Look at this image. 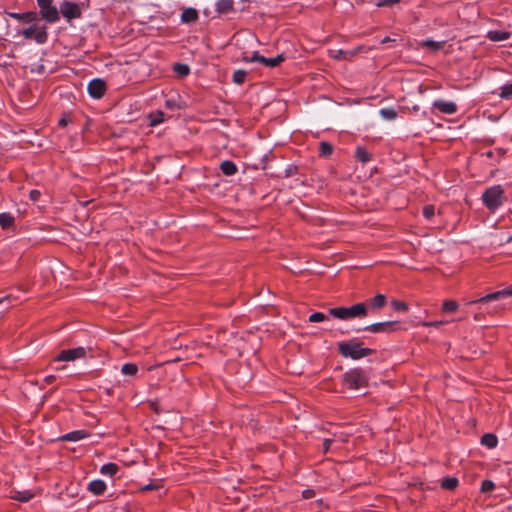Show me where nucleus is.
Returning a JSON list of instances; mask_svg holds the SVG:
<instances>
[{
  "instance_id": "obj_1",
  "label": "nucleus",
  "mask_w": 512,
  "mask_h": 512,
  "mask_svg": "<svg viewBox=\"0 0 512 512\" xmlns=\"http://www.w3.org/2000/svg\"><path fill=\"white\" fill-rule=\"evenodd\" d=\"M338 352L345 358L358 360L374 353L373 349L363 347L356 339L338 343Z\"/></svg>"
},
{
  "instance_id": "obj_2",
  "label": "nucleus",
  "mask_w": 512,
  "mask_h": 512,
  "mask_svg": "<svg viewBox=\"0 0 512 512\" xmlns=\"http://www.w3.org/2000/svg\"><path fill=\"white\" fill-rule=\"evenodd\" d=\"M504 189L501 185L487 188L482 194V201L486 208L492 212L498 209L506 200Z\"/></svg>"
},
{
  "instance_id": "obj_3",
  "label": "nucleus",
  "mask_w": 512,
  "mask_h": 512,
  "mask_svg": "<svg viewBox=\"0 0 512 512\" xmlns=\"http://www.w3.org/2000/svg\"><path fill=\"white\" fill-rule=\"evenodd\" d=\"M330 315L340 320L365 317L368 309L364 303H357L351 307H335L329 310Z\"/></svg>"
},
{
  "instance_id": "obj_4",
  "label": "nucleus",
  "mask_w": 512,
  "mask_h": 512,
  "mask_svg": "<svg viewBox=\"0 0 512 512\" xmlns=\"http://www.w3.org/2000/svg\"><path fill=\"white\" fill-rule=\"evenodd\" d=\"M369 377L365 370L354 368L343 375V383L349 389H361L368 386Z\"/></svg>"
},
{
  "instance_id": "obj_5",
  "label": "nucleus",
  "mask_w": 512,
  "mask_h": 512,
  "mask_svg": "<svg viewBox=\"0 0 512 512\" xmlns=\"http://www.w3.org/2000/svg\"><path fill=\"white\" fill-rule=\"evenodd\" d=\"M87 354V350L84 347H76L73 349H66L62 350L57 357L55 358V361H75L77 359L84 358Z\"/></svg>"
},
{
  "instance_id": "obj_6",
  "label": "nucleus",
  "mask_w": 512,
  "mask_h": 512,
  "mask_svg": "<svg viewBox=\"0 0 512 512\" xmlns=\"http://www.w3.org/2000/svg\"><path fill=\"white\" fill-rule=\"evenodd\" d=\"M399 328V323L396 321H385V322H378L371 324L369 326H366L363 328V330L372 332V333H386L390 334L394 331H396Z\"/></svg>"
},
{
  "instance_id": "obj_7",
  "label": "nucleus",
  "mask_w": 512,
  "mask_h": 512,
  "mask_svg": "<svg viewBox=\"0 0 512 512\" xmlns=\"http://www.w3.org/2000/svg\"><path fill=\"white\" fill-rule=\"evenodd\" d=\"M512 296V287L499 290L490 294H487L479 299L469 301L467 304H477V303H488L490 301H497L506 297Z\"/></svg>"
},
{
  "instance_id": "obj_8",
  "label": "nucleus",
  "mask_w": 512,
  "mask_h": 512,
  "mask_svg": "<svg viewBox=\"0 0 512 512\" xmlns=\"http://www.w3.org/2000/svg\"><path fill=\"white\" fill-rule=\"evenodd\" d=\"M60 12L67 20L81 17V9L79 5L67 0L61 3Z\"/></svg>"
},
{
  "instance_id": "obj_9",
  "label": "nucleus",
  "mask_w": 512,
  "mask_h": 512,
  "mask_svg": "<svg viewBox=\"0 0 512 512\" xmlns=\"http://www.w3.org/2000/svg\"><path fill=\"white\" fill-rule=\"evenodd\" d=\"M89 95L95 99H100L106 92V83L102 79H93L88 84Z\"/></svg>"
},
{
  "instance_id": "obj_10",
  "label": "nucleus",
  "mask_w": 512,
  "mask_h": 512,
  "mask_svg": "<svg viewBox=\"0 0 512 512\" xmlns=\"http://www.w3.org/2000/svg\"><path fill=\"white\" fill-rule=\"evenodd\" d=\"M433 107L447 115H452L457 112V105L452 101L436 100L433 103Z\"/></svg>"
},
{
  "instance_id": "obj_11",
  "label": "nucleus",
  "mask_w": 512,
  "mask_h": 512,
  "mask_svg": "<svg viewBox=\"0 0 512 512\" xmlns=\"http://www.w3.org/2000/svg\"><path fill=\"white\" fill-rule=\"evenodd\" d=\"M199 18L198 11L195 8H184L181 13V22L190 24L195 23Z\"/></svg>"
},
{
  "instance_id": "obj_12",
  "label": "nucleus",
  "mask_w": 512,
  "mask_h": 512,
  "mask_svg": "<svg viewBox=\"0 0 512 512\" xmlns=\"http://www.w3.org/2000/svg\"><path fill=\"white\" fill-rule=\"evenodd\" d=\"M106 488V483L103 480L99 479L91 481L87 487L88 491L96 496L104 494Z\"/></svg>"
},
{
  "instance_id": "obj_13",
  "label": "nucleus",
  "mask_w": 512,
  "mask_h": 512,
  "mask_svg": "<svg viewBox=\"0 0 512 512\" xmlns=\"http://www.w3.org/2000/svg\"><path fill=\"white\" fill-rule=\"evenodd\" d=\"M42 17L50 22L55 23L59 20V13L56 7L50 5L47 8L42 9L41 11Z\"/></svg>"
},
{
  "instance_id": "obj_14",
  "label": "nucleus",
  "mask_w": 512,
  "mask_h": 512,
  "mask_svg": "<svg viewBox=\"0 0 512 512\" xmlns=\"http://www.w3.org/2000/svg\"><path fill=\"white\" fill-rule=\"evenodd\" d=\"M510 35V32L507 31L491 30L488 31L486 37L492 42H500L509 39Z\"/></svg>"
},
{
  "instance_id": "obj_15",
  "label": "nucleus",
  "mask_w": 512,
  "mask_h": 512,
  "mask_svg": "<svg viewBox=\"0 0 512 512\" xmlns=\"http://www.w3.org/2000/svg\"><path fill=\"white\" fill-rule=\"evenodd\" d=\"M358 50L344 51V50H330L329 54L332 58L337 60H346L357 54Z\"/></svg>"
},
{
  "instance_id": "obj_16",
  "label": "nucleus",
  "mask_w": 512,
  "mask_h": 512,
  "mask_svg": "<svg viewBox=\"0 0 512 512\" xmlns=\"http://www.w3.org/2000/svg\"><path fill=\"white\" fill-rule=\"evenodd\" d=\"M216 11L218 13H228L231 12L234 8L233 0H218L215 4Z\"/></svg>"
},
{
  "instance_id": "obj_17",
  "label": "nucleus",
  "mask_w": 512,
  "mask_h": 512,
  "mask_svg": "<svg viewBox=\"0 0 512 512\" xmlns=\"http://www.w3.org/2000/svg\"><path fill=\"white\" fill-rule=\"evenodd\" d=\"M88 436V433L84 430H76L70 433H67L61 437L62 441H79Z\"/></svg>"
},
{
  "instance_id": "obj_18",
  "label": "nucleus",
  "mask_w": 512,
  "mask_h": 512,
  "mask_svg": "<svg viewBox=\"0 0 512 512\" xmlns=\"http://www.w3.org/2000/svg\"><path fill=\"white\" fill-rule=\"evenodd\" d=\"M220 169L226 176H233L238 171L236 164L230 160L223 161L220 164Z\"/></svg>"
},
{
  "instance_id": "obj_19",
  "label": "nucleus",
  "mask_w": 512,
  "mask_h": 512,
  "mask_svg": "<svg viewBox=\"0 0 512 512\" xmlns=\"http://www.w3.org/2000/svg\"><path fill=\"white\" fill-rule=\"evenodd\" d=\"M11 493H12L10 496L11 499H14V500H17L20 502H24V503L30 501L34 496V494L32 492H30L29 490L12 491Z\"/></svg>"
},
{
  "instance_id": "obj_20",
  "label": "nucleus",
  "mask_w": 512,
  "mask_h": 512,
  "mask_svg": "<svg viewBox=\"0 0 512 512\" xmlns=\"http://www.w3.org/2000/svg\"><path fill=\"white\" fill-rule=\"evenodd\" d=\"M445 42L444 41H433V40H425L422 41L419 45L422 48L429 49L433 52L439 51L444 47Z\"/></svg>"
},
{
  "instance_id": "obj_21",
  "label": "nucleus",
  "mask_w": 512,
  "mask_h": 512,
  "mask_svg": "<svg viewBox=\"0 0 512 512\" xmlns=\"http://www.w3.org/2000/svg\"><path fill=\"white\" fill-rule=\"evenodd\" d=\"M15 218L10 213H0V226L2 229H9L14 226Z\"/></svg>"
},
{
  "instance_id": "obj_22",
  "label": "nucleus",
  "mask_w": 512,
  "mask_h": 512,
  "mask_svg": "<svg viewBox=\"0 0 512 512\" xmlns=\"http://www.w3.org/2000/svg\"><path fill=\"white\" fill-rule=\"evenodd\" d=\"M119 471V466L115 463H107L101 466L100 473L105 476H114Z\"/></svg>"
},
{
  "instance_id": "obj_23",
  "label": "nucleus",
  "mask_w": 512,
  "mask_h": 512,
  "mask_svg": "<svg viewBox=\"0 0 512 512\" xmlns=\"http://www.w3.org/2000/svg\"><path fill=\"white\" fill-rule=\"evenodd\" d=\"M284 59L285 58H284L283 54H279V55H277L276 57H273V58H266V57L263 56V59H261V63L264 64L267 67H276L280 63H282L284 61Z\"/></svg>"
},
{
  "instance_id": "obj_24",
  "label": "nucleus",
  "mask_w": 512,
  "mask_h": 512,
  "mask_svg": "<svg viewBox=\"0 0 512 512\" xmlns=\"http://www.w3.org/2000/svg\"><path fill=\"white\" fill-rule=\"evenodd\" d=\"M380 116L387 121H393L397 118L398 113L396 109L390 107V108H382L379 110Z\"/></svg>"
},
{
  "instance_id": "obj_25",
  "label": "nucleus",
  "mask_w": 512,
  "mask_h": 512,
  "mask_svg": "<svg viewBox=\"0 0 512 512\" xmlns=\"http://www.w3.org/2000/svg\"><path fill=\"white\" fill-rule=\"evenodd\" d=\"M481 443L489 449L495 448L498 443V439L494 434H485L481 438Z\"/></svg>"
},
{
  "instance_id": "obj_26",
  "label": "nucleus",
  "mask_w": 512,
  "mask_h": 512,
  "mask_svg": "<svg viewBox=\"0 0 512 512\" xmlns=\"http://www.w3.org/2000/svg\"><path fill=\"white\" fill-rule=\"evenodd\" d=\"M458 479L455 477H447L441 481V487L445 490H454L458 486Z\"/></svg>"
},
{
  "instance_id": "obj_27",
  "label": "nucleus",
  "mask_w": 512,
  "mask_h": 512,
  "mask_svg": "<svg viewBox=\"0 0 512 512\" xmlns=\"http://www.w3.org/2000/svg\"><path fill=\"white\" fill-rule=\"evenodd\" d=\"M10 16L14 19L21 20V21H27L31 22L35 20L36 16L33 12H27V13H11Z\"/></svg>"
},
{
  "instance_id": "obj_28",
  "label": "nucleus",
  "mask_w": 512,
  "mask_h": 512,
  "mask_svg": "<svg viewBox=\"0 0 512 512\" xmlns=\"http://www.w3.org/2000/svg\"><path fill=\"white\" fill-rule=\"evenodd\" d=\"M355 156L362 163H367L371 158L370 153L363 147H358L356 149Z\"/></svg>"
},
{
  "instance_id": "obj_29",
  "label": "nucleus",
  "mask_w": 512,
  "mask_h": 512,
  "mask_svg": "<svg viewBox=\"0 0 512 512\" xmlns=\"http://www.w3.org/2000/svg\"><path fill=\"white\" fill-rule=\"evenodd\" d=\"M121 372L124 375L135 376L138 372V367L134 363H126L122 366Z\"/></svg>"
},
{
  "instance_id": "obj_30",
  "label": "nucleus",
  "mask_w": 512,
  "mask_h": 512,
  "mask_svg": "<svg viewBox=\"0 0 512 512\" xmlns=\"http://www.w3.org/2000/svg\"><path fill=\"white\" fill-rule=\"evenodd\" d=\"M386 303V297L382 294H377L371 299V306L375 309L382 308Z\"/></svg>"
},
{
  "instance_id": "obj_31",
  "label": "nucleus",
  "mask_w": 512,
  "mask_h": 512,
  "mask_svg": "<svg viewBox=\"0 0 512 512\" xmlns=\"http://www.w3.org/2000/svg\"><path fill=\"white\" fill-rule=\"evenodd\" d=\"M246 77H247V72L245 70L239 69L233 73L232 79H233L234 83L240 85L245 82Z\"/></svg>"
},
{
  "instance_id": "obj_32",
  "label": "nucleus",
  "mask_w": 512,
  "mask_h": 512,
  "mask_svg": "<svg viewBox=\"0 0 512 512\" xmlns=\"http://www.w3.org/2000/svg\"><path fill=\"white\" fill-rule=\"evenodd\" d=\"M319 152L321 156L328 157L333 152V146L328 142H321L319 145Z\"/></svg>"
},
{
  "instance_id": "obj_33",
  "label": "nucleus",
  "mask_w": 512,
  "mask_h": 512,
  "mask_svg": "<svg viewBox=\"0 0 512 512\" xmlns=\"http://www.w3.org/2000/svg\"><path fill=\"white\" fill-rule=\"evenodd\" d=\"M499 96L503 99H510L512 97V82L500 87Z\"/></svg>"
},
{
  "instance_id": "obj_34",
  "label": "nucleus",
  "mask_w": 512,
  "mask_h": 512,
  "mask_svg": "<svg viewBox=\"0 0 512 512\" xmlns=\"http://www.w3.org/2000/svg\"><path fill=\"white\" fill-rule=\"evenodd\" d=\"M458 303L453 300H446L442 305L444 312H455L458 309Z\"/></svg>"
},
{
  "instance_id": "obj_35",
  "label": "nucleus",
  "mask_w": 512,
  "mask_h": 512,
  "mask_svg": "<svg viewBox=\"0 0 512 512\" xmlns=\"http://www.w3.org/2000/svg\"><path fill=\"white\" fill-rule=\"evenodd\" d=\"M391 305L394 308V310L399 311V312H406L408 310L407 303H405L403 301L393 300L391 302Z\"/></svg>"
},
{
  "instance_id": "obj_36",
  "label": "nucleus",
  "mask_w": 512,
  "mask_h": 512,
  "mask_svg": "<svg viewBox=\"0 0 512 512\" xmlns=\"http://www.w3.org/2000/svg\"><path fill=\"white\" fill-rule=\"evenodd\" d=\"M495 489V484L491 480H484L481 484V491L483 493L492 492Z\"/></svg>"
},
{
  "instance_id": "obj_37",
  "label": "nucleus",
  "mask_w": 512,
  "mask_h": 512,
  "mask_svg": "<svg viewBox=\"0 0 512 512\" xmlns=\"http://www.w3.org/2000/svg\"><path fill=\"white\" fill-rule=\"evenodd\" d=\"M174 70L180 76H187L190 72L189 67L185 64H176Z\"/></svg>"
},
{
  "instance_id": "obj_38",
  "label": "nucleus",
  "mask_w": 512,
  "mask_h": 512,
  "mask_svg": "<svg viewBox=\"0 0 512 512\" xmlns=\"http://www.w3.org/2000/svg\"><path fill=\"white\" fill-rule=\"evenodd\" d=\"M34 38L38 43H44L47 39V33L45 29L35 30Z\"/></svg>"
},
{
  "instance_id": "obj_39",
  "label": "nucleus",
  "mask_w": 512,
  "mask_h": 512,
  "mask_svg": "<svg viewBox=\"0 0 512 512\" xmlns=\"http://www.w3.org/2000/svg\"><path fill=\"white\" fill-rule=\"evenodd\" d=\"M327 319V316L321 312H315L309 316V321L313 323L322 322Z\"/></svg>"
},
{
  "instance_id": "obj_40",
  "label": "nucleus",
  "mask_w": 512,
  "mask_h": 512,
  "mask_svg": "<svg viewBox=\"0 0 512 512\" xmlns=\"http://www.w3.org/2000/svg\"><path fill=\"white\" fill-rule=\"evenodd\" d=\"M435 214V209L432 205H426L423 208V215L426 219H431Z\"/></svg>"
},
{
  "instance_id": "obj_41",
  "label": "nucleus",
  "mask_w": 512,
  "mask_h": 512,
  "mask_svg": "<svg viewBox=\"0 0 512 512\" xmlns=\"http://www.w3.org/2000/svg\"><path fill=\"white\" fill-rule=\"evenodd\" d=\"M261 59H263V56H261L258 52H254L250 58H248V57L243 58V60L248 63H250V62H260L261 63Z\"/></svg>"
},
{
  "instance_id": "obj_42",
  "label": "nucleus",
  "mask_w": 512,
  "mask_h": 512,
  "mask_svg": "<svg viewBox=\"0 0 512 512\" xmlns=\"http://www.w3.org/2000/svg\"><path fill=\"white\" fill-rule=\"evenodd\" d=\"M35 28L34 27H29V28H26L22 31V35L26 38V39H32L34 38V34H35Z\"/></svg>"
},
{
  "instance_id": "obj_43",
  "label": "nucleus",
  "mask_w": 512,
  "mask_h": 512,
  "mask_svg": "<svg viewBox=\"0 0 512 512\" xmlns=\"http://www.w3.org/2000/svg\"><path fill=\"white\" fill-rule=\"evenodd\" d=\"M400 0H379L377 2L378 7H384V6H392L396 3H398Z\"/></svg>"
},
{
  "instance_id": "obj_44",
  "label": "nucleus",
  "mask_w": 512,
  "mask_h": 512,
  "mask_svg": "<svg viewBox=\"0 0 512 512\" xmlns=\"http://www.w3.org/2000/svg\"><path fill=\"white\" fill-rule=\"evenodd\" d=\"M41 196V193L39 190H31L30 193H29V198L33 201V202H36Z\"/></svg>"
},
{
  "instance_id": "obj_45",
  "label": "nucleus",
  "mask_w": 512,
  "mask_h": 512,
  "mask_svg": "<svg viewBox=\"0 0 512 512\" xmlns=\"http://www.w3.org/2000/svg\"><path fill=\"white\" fill-rule=\"evenodd\" d=\"M40 11L48 6L52 5V0H37Z\"/></svg>"
},
{
  "instance_id": "obj_46",
  "label": "nucleus",
  "mask_w": 512,
  "mask_h": 512,
  "mask_svg": "<svg viewBox=\"0 0 512 512\" xmlns=\"http://www.w3.org/2000/svg\"><path fill=\"white\" fill-rule=\"evenodd\" d=\"M314 495H315V492L312 489H306L302 492V496L305 499H310V498L314 497Z\"/></svg>"
},
{
  "instance_id": "obj_47",
  "label": "nucleus",
  "mask_w": 512,
  "mask_h": 512,
  "mask_svg": "<svg viewBox=\"0 0 512 512\" xmlns=\"http://www.w3.org/2000/svg\"><path fill=\"white\" fill-rule=\"evenodd\" d=\"M159 486L157 484H154V483H150L146 486H144L142 488L143 491H148V490H154V489H157Z\"/></svg>"
},
{
  "instance_id": "obj_48",
  "label": "nucleus",
  "mask_w": 512,
  "mask_h": 512,
  "mask_svg": "<svg viewBox=\"0 0 512 512\" xmlns=\"http://www.w3.org/2000/svg\"><path fill=\"white\" fill-rule=\"evenodd\" d=\"M56 379V377L54 375H49V376H46L44 378V381L47 383V384H50L52 382H54V380Z\"/></svg>"
},
{
  "instance_id": "obj_49",
  "label": "nucleus",
  "mask_w": 512,
  "mask_h": 512,
  "mask_svg": "<svg viewBox=\"0 0 512 512\" xmlns=\"http://www.w3.org/2000/svg\"><path fill=\"white\" fill-rule=\"evenodd\" d=\"M331 443H332L331 439L324 440L323 446H324L325 451H327L329 449Z\"/></svg>"
},
{
  "instance_id": "obj_50",
  "label": "nucleus",
  "mask_w": 512,
  "mask_h": 512,
  "mask_svg": "<svg viewBox=\"0 0 512 512\" xmlns=\"http://www.w3.org/2000/svg\"><path fill=\"white\" fill-rule=\"evenodd\" d=\"M67 123H68V121L65 118H62V119L59 120V125L62 126V127L66 126Z\"/></svg>"
},
{
  "instance_id": "obj_51",
  "label": "nucleus",
  "mask_w": 512,
  "mask_h": 512,
  "mask_svg": "<svg viewBox=\"0 0 512 512\" xmlns=\"http://www.w3.org/2000/svg\"><path fill=\"white\" fill-rule=\"evenodd\" d=\"M442 322H430V323H425L426 326H439Z\"/></svg>"
},
{
  "instance_id": "obj_52",
  "label": "nucleus",
  "mask_w": 512,
  "mask_h": 512,
  "mask_svg": "<svg viewBox=\"0 0 512 512\" xmlns=\"http://www.w3.org/2000/svg\"><path fill=\"white\" fill-rule=\"evenodd\" d=\"M392 40L389 37H385L381 40V44H386L388 42H391Z\"/></svg>"
},
{
  "instance_id": "obj_53",
  "label": "nucleus",
  "mask_w": 512,
  "mask_h": 512,
  "mask_svg": "<svg viewBox=\"0 0 512 512\" xmlns=\"http://www.w3.org/2000/svg\"><path fill=\"white\" fill-rule=\"evenodd\" d=\"M481 316H482V314H481V313H476V314L474 315V320L479 321V320L481 319Z\"/></svg>"
},
{
  "instance_id": "obj_54",
  "label": "nucleus",
  "mask_w": 512,
  "mask_h": 512,
  "mask_svg": "<svg viewBox=\"0 0 512 512\" xmlns=\"http://www.w3.org/2000/svg\"><path fill=\"white\" fill-rule=\"evenodd\" d=\"M160 122H161L160 120H152V124H153V125H156V124H158V123H160Z\"/></svg>"
},
{
  "instance_id": "obj_55",
  "label": "nucleus",
  "mask_w": 512,
  "mask_h": 512,
  "mask_svg": "<svg viewBox=\"0 0 512 512\" xmlns=\"http://www.w3.org/2000/svg\"><path fill=\"white\" fill-rule=\"evenodd\" d=\"M512 241V235L508 238V242Z\"/></svg>"
},
{
  "instance_id": "obj_56",
  "label": "nucleus",
  "mask_w": 512,
  "mask_h": 512,
  "mask_svg": "<svg viewBox=\"0 0 512 512\" xmlns=\"http://www.w3.org/2000/svg\"><path fill=\"white\" fill-rule=\"evenodd\" d=\"M2 302V300L0 299V303Z\"/></svg>"
}]
</instances>
